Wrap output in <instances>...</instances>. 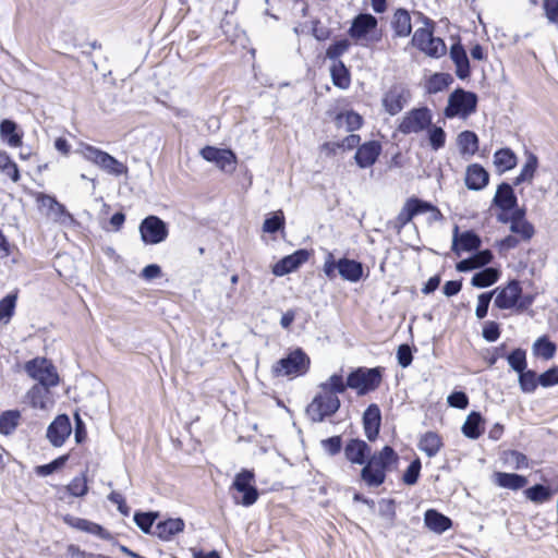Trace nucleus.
I'll return each mask as SVG.
<instances>
[{"label": "nucleus", "instance_id": "obj_1", "mask_svg": "<svg viewBox=\"0 0 558 558\" xmlns=\"http://www.w3.org/2000/svg\"><path fill=\"white\" fill-rule=\"evenodd\" d=\"M343 392L342 374H332L327 380L318 385V392L306 408L307 416L315 423L332 416L341 405L338 395Z\"/></svg>", "mask_w": 558, "mask_h": 558}, {"label": "nucleus", "instance_id": "obj_2", "mask_svg": "<svg viewBox=\"0 0 558 558\" xmlns=\"http://www.w3.org/2000/svg\"><path fill=\"white\" fill-rule=\"evenodd\" d=\"M323 271L329 280H333L339 275L345 281L357 282L364 275V267L362 263L347 257L336 260L335 255L327 251Z\"/></svg>", "mask_w": 558, "mask_h": 558}, {"label": "nucleus", "instance_id": "obj_3", "mask_svg": "<svg viewBox=\"0 0 558 558\" xmlns=\"http://www.w3.org/2000/svg\"><path fill=\"white\" fill-rule=\"evenodd\" d=\"M311 365L308 355L300 348L291 351L287 356L280 359L271 367L275 377H298L305 375Z\"/></svg>", "mask_w": 558, "mask_h": 558}, {"label": "nucleus", "instance_id": "obj_4", "mask_svg": "<svg viewBox=\"0 0 558 558\" xmlns=\"http://www.w3.org/2000/svg\"><path fill=\"white\" fill-rule=\"evenodd\" d=\"M231 489L241 494V496L232 495V499L235 505H241L243 507L253 506L259 497L258 489L255 486L254 471L243 469L236 473L232 482Z\"/></svg>", "mask_w": 558, "mask_h": 558}, {"label": "nucleus", "instance_id": "obj_5", "mask_svg": "<svg viewBox=\"0 0 558 558\" xmlns=\"http://www.w3.org/2000/svg\"><path fill=\"white\" fill-rule=\"evenodd\" d=\"M380 383L381 372L378 367H359L349 374L347 380L343 379L344 391L347 388H351L356 390L359 396L375 390Z\"/></svg>", "mask_w": 558, "mask_h": 558}, {"label": "nucleus", "instance_id": "obj_6", "mask_svg": "<svg viewBox=\"0 0 558 558\" xmlns=\"http://www.w3.org/2000/svg\"><path fill=\"white\" fill-rule=\"evenodd\" d=\"M78 153L82 157L94 165L98 166L100 169L106 171L109 174L119 177L128 172V167L116 159L110 154L94 147L92 145L85 144L82 145Z\"/></svg>", "mask_w": 558, "mask_h": 558}, {"label": "nucleus", "instance_id": "obj_7", "mask_svg": "<svg viewBox=\"0 0 558 558\" xmlns=\"http://www.w3.org/2000/svg\"><path fill=\"white\" fill-rule=\"evenodd\" d=\"M477 107V96L473 92L458 88L452 92L448 98V105L445 109L447 118L461 117L466 118L475 112Z\"/></svg>", "mask_w": 558, "mask_h": 558}, {"label": "nucleus", "instance_id": "obj_8", "mask_svg": "<svg viewBox=\"0 0 558 558\" xmlns=\"http://www.w3.org/2000/svg\"><path fill=\"white\" fill-rule=\"evenodd\" d=\"M428 211L432 213V219L435 221L442 218L440 210L433 204L416 197L409 198L396 217L395 228L400 231L413 217Z\"/></svg>", "mask_w": 558, "mask_h": 558}, {"label": "nucleus", "instance_id": "obj_9", "mask_svg": "<svg viewBox=\"0 0 558 558\" xmlns=\"http://www.w3.org/2000/svg\"><path fill=\"white\" fill-rule=\"evenodd\" d=\"M25 372L40 386L54 387L59 383L56 367L45 357H36L25 363Z\"/></svg>", "mask_w": 558, "mask_h": 558}, {"label": "nucleus", "instance_id": "obj_10", "mask_svg": "<svg viewBox=\"0 0 558 558\" xmlns=\"http://www.w3.org/2000/svg\"><path fill=\"white\" fill-rule=\"evenodd\" d=\"M432 112L427 107L414 108L407 112L398 125L402 134L420 133L432 125Z\"/></svg>", "mask_w": 558, "mask_h": 558}, {"label": "nucleus", "instance_id": "obj_11", "mask_svg": "<svg viewBox=\"0 0 558 558\" xmlns=\"http://www.w3.org/2000/svg\"><path fill=\"white\" fill-rule=\"evenodd\" d=\"M142 241L147 245L163 242L169 233L167 223L157 216H148L140 223Z\"/></svg>", "mask_w": 558, "mask_h": 558}, {"label": "nucleus", "instance_id": "obj_12", "mask_svg": "<svg viewBox=\"0 0 558 558\" xmlns=\"http://www.w3.org/2000/svg\"><path fill=\"white\" fill-rule=\"evenodd\" d=\"M410 97L411 93L403 84H395L385 93L383 106L389 114L396 116L409 102Z\"/></svg>", "mask_w": 558, "mask_h": 558}, {"label": "nucleus", "instance_id": "obj_13", "mask_svg": "<svg viewBox=\"0 0 558 558\" xmlns=\"http://www.w3.org/2000/svg\"><path fill=\"white\" fill-rule=\"evenodd\" d=\"M72 433L71 422L68 415H58L48 426L46 437L56 447H61Z\"/></svg>", "mask_w": 558, "mask_h": 558}, {"label": "nucleus", "instance_id": "obj_14", "mask_svg": "<svg viewBox=\"0 0 558 558\" xmlns=\"http://www.w3.org/2000/svg\"><path fill=\"white\" fill-rule=\"evenodd\" d=\"M201 156L209 162H215L223 171L233 170L236 161L235 155L230 149H221L214 146L204 147L201 150Z\"/></svg>", "mask_w": 558, "mask_h": 558}, {"label": "nucleus", "instance_id": "obj_15", "mask_svg": "<svg viewBox=\"0 0 558 558\" xmlns=\"http://www.w3.org/2000/svg\"><path fill=\"white\" fill-rule=\"evenodd\" d=\"M310 253L307 250L301 248L293 254L288 255L280 259L272 268L276 276H284L298 269L302 264L307 262Z\"/></svg>", "mask_w": 558, "mask_h": 558}, {"label": "nucleus", "instance_id": "obj_16", "mask_svg": "<svg viewBox=\"0 0 558 558\" xmlns=\"http://www.w3.org/2000/svg\"><path fill=\"white\" fill-rule=\"evenodd\" d=\"M522 293L520 282L511 280L504 289L499 290L494 304L501 310L512 308Z\"/></svg>", "mask_w": 558, "mask_h": 558}, {"label": "nucleus", "instance_id": "obj_17", "mask_svg": "<svg viewBox=\"0 0 558 558\" xmlns=\"http://www.w3.org/2000/svg\"><path fill=\"white\" fill-rule=\"evenodd\" d=\"M63 521L65 524L73 529L86 532L88 534L97 535L102 539H109L111 537L110 533L106 531L101 525L89 520L66 514L64 515Z\"/></svg>", "mask_w": 558, "mask_h": 558}, {"label": "nucleus", "instance_id": "obj_18", "mask_svg": "<svg viewBox=\"0 0 558 558\" xmlns=\"http://www.w3.org/2000/svg\"><path fill=\"white\" fill-rule=\"evenodd\" d=\"M380 151V144L376 141H369L359 146L354 159L360 168H368L376 162Z\"/></svg>", "mask_w": 558, "mask_h": 558}, {"label": "nucleus", "instance_id": "obj_19", "mask_svg": "<svg viewBox=\"0 0 558 558\" xmlns=\"http://www.w3.org/2000/svg\"><path fill=\"white\" fill-rule=\"evenodd\" d=\"M381 414L377 404H369L363 414V426L365 436L369 441H374L380 428Z\"/></svg>", "mask_w": 558, "mask_h": 558}, {"label": "nucleus", "instance_id": "obj_20", "mask_svg": "<svg viewBox=\"0 0 558 558\" xmlns=\"http://www.w3.org/2000/svg\"><path fill=\"white\" fill-rule=\"evenodd\" d=\"M371 454V447L361 439H350L344 447L345 458L354 464H364Z\"/></svg>", "mask_w": 558, "mask_h": 558}, {"label": "nucleus", "instance_id": "obj_21", "mask_svg": "<svg viewBox=\"0 0 558 558\" xmlns=\"http://www.w3.org/2000/svg\"><path fill=\"white\" fill-rule=\"evenodd\" d=\"M185 523L181 518H170L158 522L154 526L153 535L161 541H170L172 537L183 532Z\"/></svg>", "mask_w": 558, "mask_h": 558}, {"label": "nucleus", "instance_id": "obj_22", "mask_svg": "<svg viewBox=\"0 0 558 558\" xmlns=\"http://www.w3.org/2000/svg\"><path fill=\"white\" fill-rule=\"evenodd\" d=\"M376 26L377 20L375 16L371 14H359L352 22L349 35L355 40H361L365 38L371 31L375 29Z\"/></svg>", "mask_w": 558, "mask_h": 558}, {"label": "nucleus", "instance_id": "obj_23", "mask_svg": "<svg viewBox=\"0 0 558 558\" xmlns=\"http://www.w3.org/2000/svg\"><path fill=\"white\" fill-rule=\"evenodd\" d=\"M450 59L456 65V74L459 78L465 80L470 76V61L465 49L461 43H456L450 47Z\"/></svg>", "mask_w": 558, "mask_h": 558}, {"label": "nucleus", "instance_id": "obj_24", "mask_svg": "<svg viewBox=\"0 0 558 558\" xmlns=\"http://www.w3.org/2000/svg\"><path fill=\"white\" fill-rule=\"evenodd\" d=\"M489 181L488 172L478 163L470 165L465 172V185L469 190H483Z\"/></svg>", "mask_w": 558, "mask_h": 558}, {"label": "nucleus", "instance_id": "obj_25", "mask_svg": "<svg viewBox=\"0 0 558 558\" xmlns=\"http://www.w3.org/2000/svg\"><path fill=\"white\" fill-rule=\"evenodd\" d=\"M517 203L518 199L512 186L506 182L499 184L494 197V204L502 211H509L517 207Z\"/></svg>", "mask_w": 558, "mask_h": 558}, {"label": "nucleus", "instance_id": "obj_26", "mask_svg": "<svg viewBox=\"0 0 558 558\" xmlns=\"http://www.w3.org/2000/svg\"><path fill=\"white\" fill-rule=\"evenodd\" d=\"M425 525L437 534H442L452 526V521L447 515L435 509H428L424 514Z\"/></svg>", "mask_w": 558, "mask_h": 558}, {"label": "nucleus", "instance_id": "obj_27", "mask_svg": "<svg viewBox=\"0 0 558 558\" xmlns=\"http://www.w3.org/2000/svg\"><path fill=\"white\" fill-rule=\"evenodd\" d=\"M367 461L386 474L389 468L397 463L398 454L390 446H385L379 452L369 457Z\"/></svg>", "mask_w": 558, "mask_h": 558}, {"label": "nucleus", "instance_id": "obj_28", "mask_svg": "<svg viewBox=\"0 0 558 558\" xmlns=\"http://www.w3.org/2000/svg\"><path fill=\"white\" fill-rule=\"evenodd\" d=\"M391 26L398 37H408L412 32L411 16L405 9H398L391 21Z\"/></svg>", "mask_w": 558, "mask_h": 558}, {"label": "nucleus", "instance_id": "obj_29", "mask_svg": "<svg viewBox=\"0 0 558 558\" xmlns=\"http://www.w3.org/2000/svg\"><path fill=\"white\" fill-rule=\"evenodd\" d=\"M442 447V440L437 433L427 432L421 436L418 441V449L427 457H435Z\"/></svg>", "mask_w": 558, "mask_h": 558}, {"label": "nucleus", "instance_id": "obj_30", "mask_svg": "<svg viewBox=\"0 0 558 558\" xmlns=\"http://www.w3.org/2000/svg\"><path fill=\"white\" fill-rule=\"evenodd\" d=\"M495 478L498 486L512 490L521 489L527 483L525 476L515 473L497 472L495 473Z\"/></svg>", "mask_w": 558, "mask_h": 558}, {"label": "nucleus", "instance_id": "obj_31", "mask_svg": "<svg viewBox=\"0 0 558 558\" xmlns=\"http://www.w3.org/2000/svg\"><path fill=\"white\" fill-rule=\"evenodd\" d=\"M494 165L499 173H504L517 166V156L510 148L498 149L494 154Z\"/></svg>", "mask_w": 558, "mask_h": 558}, {"label": "nucleus", "instance_id": "obj_32", "mask_svg": "<svg viewBox=\"0 0 558 558\" xmlns=\"http://www.w3.org/2000/svg\"><path fill=\"white\" fill-rule=\"evenodd\" d=\"M483 417L478 412H471L463 426L462 433L470 439H477L483 433Z\"/></svg>", "mask_w": 558, "mask_h": 558}, {"label": "nucleus", "instance_id": "obj_33", "mask_svg": "<svg viewBox=\"0 0 558 558\" xmlns=\"http://www.w3.org/2000/svg\"><path fill=\"white\" fill-rule=\"evenodd\" d=\"M16 129L17 125L12 120L5 119L0 123L1 137L10 147L22 145V135L16 132Z\"/></svg>", "mask_w": 558, "mask_h": 558}, {"label": "nucleus", "instance_id": "obj_34", "mask_svg": "<svg viewBox=\"0 0 558 558\" xmlns=\"http://www.w3.org/2000/svg\"><path fill=\"white\" fill-rule=\"evenodd\" d=\"M50 387L34 385L26 395V400L34 409L45 410L47 408Z\"/></svg>", "mask_w": 558, "mask_h": 558}, {"label": "nucleus", "instance_id": "obj_35", "mask_svg": "<svg viewBox=\"0 0 558 558\" xmlns=\"http://www.w3.org/2000/svg\"><path fill=\"white\" fill-rule=\"evenodd\" d=\"M361 478L368 487H378L385 482L386 474L366 461L361 471Z\"/></svg>", "mask_w": 558, "mask_h": 558}, {"label": "nucleus", "instance_id": "obj_36", "mask_svg": "<svg viewBox=\"0 0 558 558\" xmlns=\"http://www.w3.org/2000/svg\"><path fill=\"white\" fill-rule=\"evenodd\" d=\"M458 145L462 155L473 156L478 149V137L472 131H463L458 135Z\"/></svg>", "mask_w": 558, "mask_h": 558}, {"label": "nucleus", "instance_id": "obj_37", "mask_svg": "<svg viewBox=\"0 0 558 558\" xmlns=\"http://www.w3.org/2000/svg\"><path fill=\"white\" fill-rule=\"evenodd\" d=\"M481 245L480 236L473 231H465L461 233L459 236H454L452 248L458 251L460 247L463 251H473L477 250Z\"/></svg>", "mask_w": 558, "mask_h": 558}, {"label": "nucleus", "instance_id": "obj_38", "mask_svg": "<svg viewBox=\"0 0 558 558\" xmlns=\"http://www.w3.org/2000/svg\"><path fill=\"white\" fill-rule=\"evenodd\" d=\"M499 278V271L493 267H486L472 277V284L476 288H486L494 284Z\"/></svg>", "mask_w": 558, "mask_h": 558}, {"label": "nucleus", "instance_id": "obj_39", "mask_svg": "<svg viewBox=\"0 0 558 558\" xmlns=\"http://www.w3.org/2000/svg\"><path fill=\"white\" fill-rule=\"evenodd\" d=\"M21 413L17 410H8L0 414V433L3 435L12 434L20 422Z\"/></svg>", "mask_w": 558, "mask_h": 558}, {"label": "nucleus", "instance_id": "obj_40", "mask_svg": "<svg viewBox=\"0 0 558 558\" xmlns=\"http://www.w3.org/2000/svg\"><path fill=\"white\" fill-rule=\"evenodd\" d=\"M453 77L449 73H435L426 83V89L429 94H437L445 90L451 83Z\"/></svg>", "mask_w": 558, "mask_h": 558}, {"label": "nucleus", "instance_id": "obj_41", "mask_svg": "<svg viewBox=\"0 0 558 558\" xmlns=\"http://www.w3.org/2000/svg\"><path fill=\"white\" fill-rule=\"evenodd\" d=\"M557 347L546 336L539 337L533 344V353L544 360H550L556 353Z\"/></svg>", "mask_w": 558, "mask_h": 558}, {"label": "nucleus", "instance_id": "obj_42", "mask_svg": "<svg viewBox=\"0 0 558 558\" xmlns=\"http://www.w3.org/2000/svg\"><path fill=\"white\" fill-rule=\"evenodd\" d=\"M518 375L520 389L524 393H533L539 385L536 372L525 368L524 371L519 372Z\"/></svg>", "mask_w": 558, "mask_h": 558}, {"label": "nucleus", "instance_id": "obj_43", "mask_svg": "<svg viewBox=\"0 0 558 558\" xmlns=\"http://www.w3.org/2000/svg\"><path fill=\"white\" fill-rule=\"evenodd\" d=\"M332 82L340 88H348L350 85V74L342 61H337L330 69Z\"/></svg>", "mask_w": 558, "mask_h": 558}, {"label": "nucleus", "instance_id": "obj_44", "mask_svg": "<svg viewBox=\"0 0 558 558\" xmlns=\"http://www.w3.org/2000/svg\"><path fill=\"white\" fill-rule=\"evenodd\" d=\"M17 292H12L0 300V323L8 324L14 314Z\"/></svg>", "mask_w": 558, "mask_h": 558}, {"label": "nucleus", "instance_id": "obj_45", "mask_svg": "<svg viewBox=\"0 0 558 558\" xmlns=\"http://www.w3.org/2000/svg\"><path fill=\"white\" fill-rule=\"evenodd\" d=\"M538 166L537 157L533 154H530L526 158L524 166L522 167L520 174L514 179V185H519L526 181H532L535 171Z\"/></svg>", "mask_w": 558, "mask_h": 558}, {"label": "nucleus", "instance_id": "obj_46", "mask_svg": "<svg viewBox=\"0 0 558 558\" xmlns=\"http://www.w3.org/2000/svg\"><path fill=\"white\" fill-rule=\"evenodd\" d=\"M362 122V117L354 111H347L337 116L338 126L344 128L349 132L359 130Z\"/></svg>", "mask_w": 558, "mask_h": 558}, {"label": "nucleus", "instance_id": "obj_47", "mask_svg": "<svg viewBox=\"0 0 558 558\" xmlns=\"http://www.w3.org/2000/svg\"><path fill=\"white\" fill-rule=\"evenodd\" d=\"M524 493L526 498L535 504H543L549 500L554 494L548 487L542 484L529 487Z\"/></svg>", "mask_w": 558, "mask_h": 558}, {"label": "nucleus", "instance_id": "obj_48", "mask_svg": "<svg viewBox=\"0 0 558 558\" xmlns=\"http://www.w3.org/2000/svg\"><path fill=\"white\" fill-rule=\"evenodd\" d=\"M506 359L509 366L517 373L526 368V351L521 348L512 350Z\"/></svg>", "mask_w": 558, "mask_h": 558}, {"label": "nucleus", "instance_id": "obj_49", "mask_svg": "<svg viewBox=\"0 0 558 558\" xmlns=\"http://www.w3.org/2000/svg\"><path fill=\"white\" fill-rule=\"evenodd\" d=\"M0 170L2 171V173L8 175L12 181H19V168L5 151H0Z\"/></svg>", "mask_w": 558, "mask_h": 558}, {"label": "nucleus", "instance_id": "obj_50", "mask_svg": "<svg viewBox=\"0 0 558 558\" xmlns=\"http://www.w3.org/2000/svg\"><path fill=\"white\" fill-rule=\"evenodd\" d=\"M158 513L155 512H136L134 522L146 534H153V526Z\"/></svg>", "mask_w": 558, "mask_h": 558}, {"label": "nucleus", "instance_id": "obj_51", "mask_svg": "<svg viewBox=\"0 0 558 558\" xmlns=\"http://www.w3.org/2000/svg\"><path fill=\"white\" fill-rule=\"evenodd\" d=\"M350 46L351 43L347 38L337 40L328 47L326 58L337 62L339 58L349 50Z\"/></svg>", "mask_w": 558, "mask_h": 558}, {"label": "nucleus", "instance_id": "obj_52", "mask_svg": "<svg viewBox=\"0 0 558 558\" xmlns=\"http://www.w3.org/2000/svg\"><path fill=\"white\" fill-rule=\"evenodd\" d=\"M284 226V216L281 210L276 211L271 217L265 219L263 231L266 233H276Z\"/></svg>", "mask_w": 558, "mask_h": 558}, {"label": "nucleus", "instance_id": "obj_53", "mask_svg": "<svg viewBox=\"0 0 558 558\" xmlns=\"http://www.w3.org/2000/svg\"><path fill=\"white\" fill-rule=\"evenodd\" d=\"M69 459V454L61 456L48 464L38 465L35 470L39 476H48L62 468Z\"/></svg>", "mask_w": 558, "mask_h": 558}, {"label": "nucleus", "instance_id": "obj_54", "mask_svg": "<svg viewBox=\"0 0 558 558\" xmlns=\"http://www.w3.org/2000/svg\"><path fill=\"white\" fill-rule=\"evenodd\" d=\"M510 230L520 235L523 241H529L534 234V227L529 221H511Z\"/></svg>", "mask_w": 558, "mask_h": 558}, {"label": "nucleus", "instance_id": "obj_55", "mask_svg": "<svg viewBox=\"0 0 558 558\" xmlns=\"http://www.w3.org/2000/svg\"><path fill=\"white\" fill-rule=\"evenodd\" d=\"M428 141L434 150H438L445 146L446 133L440 126L428 128Z\"/></svg>", "mask_w": 558, "mask_h": 558}, {"label": "nucleus", "instance_id": "obj_56", "mask_svg": "<svg viewBox=\"0 0 558 558\" xmlns=\"http://www.w3.org/2000/svg\"><path fill=\"white\" fill-rule=\"evenodd\" d=\"M421 468H422L421 460L418 458L414 459L410 463V465L408 466V469L405 470V472L402 476L403 483L407 485H414L418 480Z\"/></svg>", "mask_w": 558, "mask_h": 558}, {"label": "nucleus", "instance_id": "obj_57", "mask_svg": "<svg viewBox=\"0 0 558 558\" xmlns=\"http://www.w3.org/2000/svg\"><path fill=\"white\" fill-rule=\"evenodd\" d=\"M66 490L74 497H83L88 490L86 478L84 476L74 477L66 486Z\"/></svg>", "mask_w": 558, "mask_h": 558}, {"label": "nucleus", "instance_id": "obj_58", "mask_svg": "<svg viewBox=\"0 0 558 558\" xmlns=\"http://www.w3.org/2000/svg\"><path fill=\"white\" fill-rule=\"evenodd\" d=\"M426 25H429V22L426 21ZM433 38V28L432 27H420L417 28L412 37V44L416 48H420L425 44L426 40Z\"/></svg>", "mask_w": 558, "mask_h": 558}, {"label": "nucleus", "instance_id": "obj_59", "mask_svg": "<svg viewBox=\"0 0 558 558\" xmlns=\"http://www.w3.org/2000/svg\"><path fill=\"white\" fill-rule=\"evenodd\" d=\"M447 47L441 38L434 37L429 39V47L427 48V56L432 58H440L445 56Z\"/></svg>", "mask_w": 558, "mask_h": 558}, {"label": "nucleus", "instance_id": "obj_60", "mask_svg": "<svg viewBox=\"0 0 558 558\" xmlns=\"http://www.w3.org/2000/svg\"><path fill=\"white\" fill-rule=\"evenodd\" d=\"M538 383L542 387H551L558 385V367L553 366L538 376Z\"/></svg>", "mask_w": 558, "mask_h": 558}, {"label": "nucleus", "instance_id": "obj_61", "mask_svg": "<svg viewBox=\"0 0 558 558\" xmlns=\"http://www.w3.org/2000/svg\"><path fill=\"white\" fill-rule=\"evenodd\" d=\"M493 292H486L478 295L475 315L482 319L487 315Z\"/></svg>", "mask_w": 558, "mask_h": 558}, {"label": "nucleus", "instance_id": "obj_62", "mask_svg": "<svg viewBox=\"0 0 558 558\" xmlns=\"http://www.w3.org/2000/svg\"><path fill=\"white\" fill-rule=\"evenodd\" d=\"M322 446L330 456H336L341 451L342 438L341 436H332L322 440Z\"/></svg>", "mask_w": 558, "mask_h": 558}, {"label": "nucleus", "instance_id": "obj_63", "mask_svg": "<svg viewBox=\"0 0 558 558\" xmlns=\"http://www.w3.org/2000/svg\"><path fill=\"white\" fill-rule=\"evenodd\" d=\"M447 402L452 408L465 409L469 405V398L463 391H454L448 396Z\"/></svg>", "mask_w": 558, "mask_h": 558}, {"label": "nucleus", "instance_id": "obj_64", "mask_svg": "<svg viewBox=\"0 0 558 558\" xmlns=\"http://www.w3.org/2000/svg\"><path fill=\"white\" fill-rule=\"evenodd\" d=\"M483 338L488 342L496 341L500 336L499 325L496 322H486L483 327Z\"/></svg>", "mask_w": 558, "mask_h": 558}]
</instances>
